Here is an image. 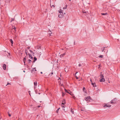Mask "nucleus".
<instances>
[{
    "mask_svg": "<svg viewBox=\"0 0 120 120\" xmlns=\"http://www.w3.org/2000/svg\"><path fill=\"white\" fill-rule=\"evenodd\" d=\"M59 12L60 13V15H59L58 17L60 18H62L63 16L65 14V13H64L63 11L61 9H60V11H59Z\"/></svg>",
    "mask_w": 120,
    "mask_h": 120,
    "instance_id": "1",
    "label": "nucleus"
},
{
    "mask_svg": "<svg viewBox=\"0 0 120 120\" xmlns=\"http://www.w3.org/2000/svg\"><path fill=\"white\" fill-rule=\"evenodd\" d=\"M111 103L112 104H115L116 102V99H113L111 101Z\"/></svg>",
    "mask_w": 120,
    "mask_h": 120,
    "instance_id": "2",
    "label": "nucleus"
},
{
    "mask_svg": "<svg viewBox=\"0 0 120 120\" xmlns=\"http://www.w3.org/2000/svg\"><path fill=\"white\" fill-rule=\"evenodd\" d=\"M90 96H88L87 97H86L85 98V99L86 101H89L90 99Z\"/></svg>",
    "mask_w": 120,
    "mask_h": 120,
    "instance_id": "3",
    "label": "nucleus"
},
{
    "mask_svg": "<svg viewBox=\"0 0 120 120\" xmlns=\"http://www.w3.org/2000/svg\"><path fill=\"white\" fill-rule=\"evenodd\" d=\"M111 106V105L108 104H105L103 106V107H110Z\"/></svg>",
    "mask_w": 120,
    "mask_h": 120,
    "instance_id": "4",
    "label": "nucleus"
},
{
    "mask_svg": "<svg viewBox=\"0 0 120 120\" xmlns=\"http://www.w3.org/2000/svg\"><path fill=\"white\" fill-rule=\"evenodd\" d=\"M36 71V68H34L31 71V72L32 73H35Z\"/></svg>",
    "mask_w": 120,
    "mask_h": 120,
    "instance_id": "5",
    "label": "nucleus"
},
{
    "mask_svg": "<svg viewBox=\"0 0 120 120\" xmlns=\"http://www.w3.org/2000/svg\"><path fill=\"white\" fill-rule=\"evenodd\" d=\"M67 93L69 94H70L71 95H73V94L71 91H70V90H68Z\"/></svg>",
    "mask_w": 120,
    "mask_h": 120,
    "instance_id": "6",
    "label": "nucleus"
},
{
    "mask_svg": "<svg viewBox=\"0 0 120 120\" xmlns=\"http://www.w3.org/2000/svg\"><path fill=\"white\" fill-rule=\"evenodd\" d=\"M34 89H35L36 88V86H37V81H36L35 82H34Z\"/></svg>",
    "mask_w": 120,
    "mask_h": 120,
    "instance_id": "7",
    "label": "nucleus"
},
{
    "mask_svg": "<svg viewBox=\"0 0 120 120\" xmlns=\"http://www.w3.org/2000/svg\"><path fill=\"white\" fill-rule=\"evenodd\" d=\"M6 65L5 64H4L3 65V69L4 70H5L6 68Z\"/></svg>",
    "mask_w": 120,
    "mask_h": 120,
    "instance_id": "8",
    "label": "nucleus"
},
{
    "mask_svg": "<svg viewBox=\"0 0 120 120\" xmlns=\"http://www.w3.org/2000/svg\"><path fill=\"white\" fill-rule=\"evenodd\" d=\"M105 80V79L104 78H101V79L99 80L100 82H104Z\"/></svg>",
    "mask_w": 120,
    "mask_h": 120,
    "instance_id": "9",
    "label": "nucleus"
},
{
    "mask_svg": "<svg viewBox=\"0 0 120 120\" xmlns=\"http://www.w3.org/2000/svg\"><path fill=\"white\" fill-rule=\"evenodd\" d=\"M28 55H29L30 58L32 59L33 58V57L32 56V55L30 54L29 53L28 54Z\"/></svg>",
    "mask_w": 120,
    "mask_h": 120,
    "instance_id": "10",
    "label": "nucleus"
},
{
    "mask_svg": "<svg viewBox=\"0 0 120 120\" xmlns=\"http://www.w3.org/2000/svg\"><path fill=\"white\" fill-rule=\"evenodd\" d=\"M91 84L92 85H93V86L94 87H96V85L95 83H93L92 82L91 83Z\"/></svg>",
    "mask_w": 120,
    "mask_h": 120,
    "instance_id": "11",
    "label": "nucleus"
},
{
    "mask_svg": "<svg viewBox=\"0 0 120 120\" xmlns=\"http://www.w3.org/2000/svg\"><path fill=\"white\" fill-rule=\"evenodd\" d=\"M101 14L102 15H108V13H101Z\"/></svg>",
    "mask_w": 120,
    "mask_h": 120,
    "instance_id": "12",
    "label": "nucleus"
},
{
    "mask_svg": "<svg viewBox=\"0 0 120 120\" xmlns=\"http://www.w3.org/2000/svg\"><path fill=\"white\" fill-rule=\"evenodd\" d=\"M64 104H65L61 103V107H62L64 108L65 107L64 106Z\"/></svg>",
    "mask_w": 120,
    "mask_h": 120,
    "instance_id": "13",
    "label": "nucleus"
},
{
    "mask_svg": "<svg viewBox=\"0 0 120 120\" xmlns=\"http://www.w3.org/2000/svg\"><path fill=\"white\" fill-rule=\"evenodd\" d=\"M10 41L12 44V45L13 43V40H12V39H10Z\"/></svg>",
    "mask_w": 120,
    "mask_h": 120,
    "instance_id": "14",
    "label": "nucleus"
},
{
    "mask_svg": "<svg viewBox=\"0 0 120 120\" xmlns=\"http://www.w3.org/2000/svg\"><path fill=\"white\" fill-rule=\"evenodd\" d=\"M65 54V53H63L60 56V57H62L63 56H64Z\"/></svg>",
    "mask_w": 120,
    "mask_h": 120,
    "instance_id": "15",
    "label": "nucleus"
},
{
    "mask_svg": "<svg viewBox=\"0 0 120 120\" xmlns=\"http://www.w3.org/2000/svg\"><path fill=\"white\" fill-rule=\"evenodd\" d=\"M26 60V58L25 57H24L23 59V61L24 62V64L25 63V62Z\"/></svg>",
    "mask_w": 120,
    "mask_h": 120,
    "instance_id": "16",
    "label": "nucleus"
},
{
    "mask_svg": "<svg viewBox=\"0 0 120 120\" xmlns=\"http://www.w3.org/2000/svg\"><path fill=\"white\" fill-rule=\"evenodd\" d=\"M61 103L65 104H66L65 101L64 99L62 101V103Z\"/></svg>",
    "mask_w": 120,
    "mask_h": 120,
    "instance_id": "17",
    "label": "nucleus"
},
{
    "mask_svg": "<svg viewBox=\"0 0 120 120\" xmlns=\"http://www.w3.org/2000/svg\"><path fill=\"white\" fill-rule=\"evenodd\" d=\"M37 60V58L35 57H34V60L33 61V62H35V61L36 60Z\"/></svg>",
    "mask_w": 120,
    "mask_h": 120,
    "instance_id": "18",
    "label": "nucleus"
},
{
    "mask_svg": "<svg viewBox=\"0 0 120 120\" xmlns=\"http://www.w3.org/2000/svg\"><path fill=\"white\" fill-rule=\"evenodd\" d=\"M100 76L101 77V78H104V76L102 74H101L100 75Z\"/></svg>",
    "mask_w": 120,
    "mask_h": 120,
    "instance_id": "19",
    "label": "nucleus"
},
{
    "mask_svg": "<svg viewBox=\"0 0 120 120\" xmlns=\"http://www.w3.org/2000/svg\"><path fill=\"white\" fill-rule=\"evenodd\" d=\"M103 55H101L100 56H98V57L99 58H102L103 57Z\"/></svg>",
    "mask_w": 120,
    "mask_h": 120,
    "instance_id": "20",
    "label": "nucleus"
},
{
    "mask_svg": "<svg viewBox=\"0 0 120 120\" xmlns=\"http://www.w3.org/2000/svg\"><path fill=\"white\" fill-rule=\"evenodd\" d=\"M60 109V108H58L57 110H56V112L57 113H58V111Z\"/></svg>",
    "mask_w": 120,
    "mask_h": 120,
    "instance_id": "21",
    "label": "nucleus"
},
{
    "mask_svg": "<svg viewBox=\"0 0 120 120\" xmlns=\"http://www.w3.org/2000/svg\"><path fill=\"white\" fill-rule=\"evenodd\" d=\"M67 5H66L63 8V9H66L67 8Z\"/></svg>",
    "mask_w": 120,
    "mask_h": 120,
    "instance_id": "22",
    "label": "nucleus"
},
{
    "mask_svg": "<svg viewBox=\"0 0 120 120\" xmlns=\"http://www.w3.org/2000/svg\"><path fill=\"white\" fill-rule=\"evenodd\" d=\"M102 51L103 52L105 50V47H103L101 49Z\"/></svg>",
    "mask_w": 120,
    "mask_h": 120,
    "instance_id": "23",
    "label": "nucleus"
},
{
    "mask_svg": "<svg viewBox=\"0 0 120 120\" xmlns=\"http://www.w3.org/2000/svg\"><path fill=\"white\" fill-rule=\"evenodd\" d=\"M28 51H27V50H25V53H26V55H27V53H28Z\"/></svg>",
    "mask_w": 120,
    "mask_h": 120,
    "instance_id": "24",
    "label": "nucleus"
},
{
    "mask_svg": "<svg viewBox=\"0 0 120 120\" xmlns=\"http://www.w3.org/2000/svg\"><path fill=\"white\" fill-rule=\"evenodd\" d=\"M71 112L73 114H74V111L71 109Z\"/></svg>",
    "mask_w": 120,
    "mask_h": 120,
    "instance_id": "25",
    "label": "nucleus"
},
{
    "mask_svg": "<svg viewBox=\"0 0 120 120\" xmlns=\"http://www.w3.org/2000/svg\"><path fill=\"white\" fill-rule=\"evenodd\" d=\"M13 29H14L15 31H16L15 30L16 29V27H14V26H13Z\"/></svg>",
    "mask_w": 120,
    "mask_h": 120,
    "instance_id": "26",
    "label": "nucleus"
},
{
    "mask_svg": "<svg viewBox=\"0 0 120 120\" xmlns=\"http://www.w3.org/2000/svg\"><path fill=\"white\" fill-rule=\"evenodd\" d=\"M28 63H31V60H28Z\"/></svg>",
    "mask_w": 120,
    "mask_h": 120,
    "instance_id": "27",
    "label": "nucleus"
},
{
    "mask_svg": "<svg viewBox=\"0 0 120 120\" xmlns=\"http://www.w3.org/2000/svg\"><path fill=\"white\" fill-rule=\"evenodd\" d=\"M52 34V33L51 32V33H50L49 34V36H51V34Z\"/></svg>",
    "mask_w": 120,
    "mask_h": 120,
    "instance_id": "28",
    "label": "nucleus"
},
{
    "mask_svg": "<svg viewBox=\"0 0 120 120\" xmlns=\"http://www.w3.org/2000/svg\"><path fill=\"white\" fill-rule=\"evenodd\" d=\"M82 12L83 13H86V12L85 11H82Z\"/></svg>",
    "mask_w": 120,
    "mask_h": 120,
    "instance_id": "29",
    "label": "nucleus"
},
{
    "mask_svg": "<svg viewBox=\"0 0 120 120\" xmlns=\"http://www.w3.org/2000/svg\"><path fill=\"white\" fill-rule=\"evenodd\" d=\"M14 20V19H11V22L12 21H13Z\"/></svg>",
    "mask_w": 120,
    "mask_h": 120,
    "instance_id": "30",
    "label": "nucleus"
},
{
    "mask_svg": "<svg viewBox=\"0 0 120 120\" xmlns=\"http://www.w3.org/2000/svg\"><path fill=\"white\" fill-rule=\"evenodd\" d=\"M10 84H11L10 83L8 82L7 84L6 85V86H7V85H10Z\"/></svg>",
    "mask_w": 120,
    "mask_h": 120,
    "instance_id": "31",
    "label": "nucleus"
},
{
    "mask_svg": "<svg viewBox=\"0 0 120 120\" xmlns=\"http://www.w3.org/2000/svg\"><path fill=\"white\" fill-rule=\"evenodd\" d=\"M51 6V7H53V8H54V5H52V6Z\"/></svg>",
    "mask_w": 120,
    "mask_h": 120,
    "instance_id": "32",
    "label": "nucleus"
},
{
    "mask_svg": "<svg viewBox=\"0 0 120 120\" xmlns=\"http://www.w3.org/2000/svg\"><path fill=\"white\" fill-rule=\"evenodd\" d=\"M8 116H11V115L10 114L9 112H8Z\"/></svg>",
    "mask_w": 120,
    "mask_h": 120,
    "instance_id": "33",
    "label": "nucleus"
},
{
    "mask_svg": "<svg viewBox=\"0 0 120 120\" xmlns=\"http://www.w3.org/2000/svg\"><path fill=\"white\" fill-rule=\"evenodd\" d=\"M64 90H65V91L66 92H67V91H68V90H67L66 89H64Z\"/></svg>",
    "mask_w": 120,
    "mask_h": 120,
    "instance_id": "34",
    "label": "nucleus"
},
{
    "mask_svg": "<svg viewBox=\"0 0 120 120\" xmlns=\"http://www.w3.org/2000/svg\"><path fill=\"white\" fill-rule=\"evenodd\" d=\"M75 76V77H76V78L77 79H78L79 78H78V77L77 76Z\"/></svg>",
    "mask_w": 120,
    "mask_h": 120,
    "instance_id": "35",
    "label": "nucleus"
},
{
    "mask_svg": "<svg viewBox=\"0 0 120 120\" xmlns=\"http://www.w3.org/2000/svg\"><path fill=\"white\" fill-rule=\"evenodd\" d=\"M81 65L80 64H79V66L80 67L81 66Z\"/></svg>",
    "mask_w": 120,
    "mask_h": 120,
    "instance_id": "36",
    "label": "nucleus"
},
{
    "mask_svg": "<svg viewBox=\"0 0 120 120\" xmlns=\"http://www.w3.org/2000/svg\"><path fill=\"white\" fill-rule=\"evenodd\" d=\"M29 51L30 52H32V51L30 50H29Z\"/></svg>",
    "mask_w": 120,
    "mask_h": 120,
    "instance_id": "37",
    "label": "nucleus"
},
{
    "mask_svg": "<svg viewBox=\"0 0 120 120\" xmlns=\"http://www.w3.org/2000/svg\"><path fill=\"white\" fill-rule=\"evenodd\" d=\"M85 87H83V90H85Z\"/></svg>",
    "mask_w": 120,
    "mask_h": 120,
    "instance_id": "38",
    "label": "nucleus"
},
{
    "mask_svg": "<svg viewBox=\"0 0 120 120\" xmlns=\"http://www.w3.org/2000/svg\"><path fill=\"white\" fill-rule=\"evenodd\" d=\"M66 69V68H65V70ZM65 72H67L68 71H66V70H65Z\"/></svg>",
    "mask_w": 120,
    "mask_h": 120,
    "instance_id": "39",
    "label": "nucleus"
},
{
    "mask_svg": "<svg viewBox=\"0 0 120 120\" xmlns=\"http://www.w3.org/2000/svg\"><path fill=\"white\" fill-rule=\"evenodd\" d=\"M53 74V72H52V73H51V75H52V74Z\"/></svg>",
    "mask_w": 120,
    "mask_h": 120,
    "instance_id": "40",
    "label": "nucleus"
},
{
    "mask_svg": "<svg viewBox=\"0 0 120 120\" xmlns=\"http://www.w3.org/2000/svg\"><path fill=\"white\" fill-rule=\"evenodd\" d=\"M90 81L92 82V80L91 79H90Z\"/></svg>",
    "mask_w": 120,
    "mask_h": 120,
    "instance_id": "41",
    "label": "nucleus"
},
{
    "mask_svg": "<svg viewBox=\"0 0 120 120\" xmlns=\"http://www.w3.org/2000/svg\"><path fill=\"white\" fill-rule=\"evenodd\" d=\"M41 74H42V72H41Z\"/></svg>",
    "mask_w": 120,
    "mask_h": 120,
    "instance_id": "42",
    "label": "nucleus"
},
{
    "mask_svg": "<svg viewBox=\"0 0 120 120\" xmlns=\"http://www.w3.org/2000/svg\"><path fill=\"white\" fill-rule=\"evenodd\" d=\"M62 95L63 96H64V94L63 93Z\"/></svg>",
    "mask_w": 120,
    "mask_h": 120,
    "instance_id": "43",
    "label": "nucleus"
},
{
    "mask_svg": "<svg viewBox=\"0 0 120 120\" xmlns=\"http://www.w3.org/2000/svg\"><path fill=\"white\" fill-rule=\"evenodd\" d=\"M35 92H36V93H36V92H37V91H36V90H35Z\"/></svg>",
    "mask_w": 120,
    "mask_h": 120,
    "instance_id": "44",
    "label": "nucleus"
},
{
    "mask_svg": "<svg viewBox=\"0 0 120 120\" xmlns=\"http://www.w3.org/2000/svg\"><path fill=\"white\" fill-rule=\"evenodd\" d=\"M59 79H60V78H59Z\"/></svg>",
    "mask_w": 120,
    "mask_h": 120,
    "instance_id": "45",
    "label": "nucleus"
},
{
    "mask_svg": "<svg viewBox=\"0 0 120 120\" xmlns=\"http://www.w3.org/2000/svg\"><path fill=\"white\" fill-rule=\"evenodd\" d=\"M27 48H28V49H29V48H30V47H28Z\"/></svg>",
    "mask_w": 120,
    "mask_h": 120,
    "instance_id": "46",
    "label": "nucleus"
},
{
    "mask_svg": "<svg viewBox=\"0 0 120 120\" xmlns=\"http://www.w3.org/2000/svg\"><path fill=\"white\" fill-rule=\"evenodd\" d=\"M75 97V96H74V97H73V98H74Z\"/></svg>",
    "mask_w": 120,
    "mask_h": 120,
    "instance_id": "47",
    "label": "nucleus"
},
{
    "mask_svg": "<svg viewBox=\"0 0 120 120\" xmlns=\"http://www.w3.org/2000/svg\"><path fill=\"white\" fill-rule=\"evenodd\" d=\"M77 73H78V72H76V73L75 74H77Z\"/></svg>",
    "mask_w": 120,
    "mask_h": 120,
    "instance_id": "48",
    "label": "nucleus"
},
{
    "mask_svg": "<svg viewBox=\"0 0 120 120\" xmlns=\"http://www.w3.org/2000/svg\"><path fill=\"white\" fill-rule=\"evenodd\" d=\"M63 110H65V109H63Z\"/></svg>",
    "mask_w": 120,
    "mask_h": 120,
    "instance_id": "49",
    "label": "nucleus"
},
{
    "mask_svg": "<svg viewBox=\"0 0 120 120\" xmlns=\"http://www.w3.org/2000/svg\"><path fill=\"white\" fill-rule=\"evenodd\" d=\"M23 72H25V71H23Z\"/></svg>",
    "mask_w": 120,
    "mask_h": 120,
    "instance_id": "50",
    "label": "nucleus"
},
{
    "mask_svg": "<svg viewBox=\"0 0 120 120\" xmlns=\"http://www.w3.org/2000/svg\"><path fill=\"white\" fill-rule=\"evenodd\" d=\"M38 94H40V93H38Z\"/></svg>",
    "mask_w": 120,
    "mask_h": 120,
    "instance_id": "51",
    "label": "nucleus"
},
{
    "mask_svg": "<svg viewBox=\"0 0 120 120\" xmlns=\"http://www.w3.org/2000/svg\"><path fill=\"white\" fill-rule=\"evenodd\" d=\"M30 92L29 91V93H29V92Z\"/></svg>",
    "mask_w": 120,
    "mask_h": 120,
    "instance_id": "52",
    "label": "nucleus"
},
{
    "mask_svg": "<svg viewBox=\"0 0 120 120\" xmlns=\"http://www.w3.org/2000/svg\"><path fill=\"white\" fill-rule=\"evenodd\" d=\"M8 54H9V55L10 54L9 53H8Z\"/></svg>",
    "mask_w": 120,
    "mask_h": 120,
    "instance_id": "53",
    "label": "nucleus"
},
{
    "mask_svg": "<svg viewBox=\"0 0 120 120\" xmlns=\"http://www.w3.org/2000/svg\"><path fill=\"white\" fill-rule=\"evenodd\" d=\"M109 82V83H110V82Z\"/></svg>",
    "mask_w": 120,
    "mask_h": 120,
    "instance_id": "54",
    "label": "nucleus"
},
{
    "mask_svg": "<svg viewBox=\"0 0 120 120\" xmlns=\"http://www.w3.org/2000/svg\"><path fill=\"white\" fill-rule=\"evenodd\" d=\"M71 0H69L70 1Z\"/></svg>",
    "mask_w": 120,
    "mask_h": 120,
    "instance_id": "55",
    "label": "nucleus"
},
{
    "mask_svg": "<svg viewBox=\"0 0 120 120\" xmlns=\"http://www.w3.org/2000/svg\"><path fill=\"white\" fill-rule=\"evenodd\" d=\"M29 94H30V93H29Z\"/></svg>",
    "mask_w": 120,
    "mask_h": 120,
    "instance_id": "56",
    "label": "nucleus"
}]
</instances>
